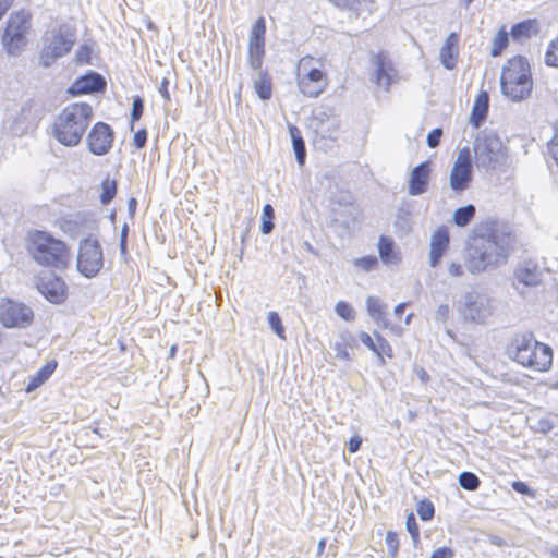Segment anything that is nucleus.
Returning <instances> with one entry per match:
<instances>
[{
  "mask_svg": "<svg viewBox=\"0 0 558 558\" xmlns=\"http://www.w3.org/2000/svg\"><path fill=\"white\" fill-rule=\"evenodd\" d=\"M513 247L510 233L493 231L474 238L466 250L465 265L471 274L495 269L509 258Z\"/></svg>",
  "mask_w": 558,
  "mask_h": 558,
  "instance_id": "f257e3e1",
  "label": "nucleus"
},
{
  "mask_svg": "<svg viewBox=\"0 0 558 558\" xmlns=\"http://www.w3.org/2000/svg\"><path fill=\"white\" fill-rule=\"evenodd\" d=\"M27 251L38 265L59 271L65 270L71 262L66 243L46 231L35 230L28 233Z\"/></svg>",
  "mask_w": 558,
  "mask_h": 558,
  "instance_id": "f03ea898",
  "label": "nucleus"
},
{
  "mask_svg": "<svg viewBox=\"0 0 558 558\" xmlns=\"http://www.w3.org/2000/svg\"><path fill=\"white\" fill-rule=\"evenodd\" d=\"M93 118V108L86 102L68 105L56 118L54 138L68 147L77 146Z\"/></svg>",
  "mask_w": 558,
  "mask_h": 558,
  "instance_id": "7ed1b4c3",
  "label": "nucleus"
},
{
  "mask_svg": "<svg viewBox=\"0 0 558 558\" xmlns=\"http://www.w3.org/2000/svg\"><path fill=\"white\" fill-rule=\"evenodd\" d=\"M507 352L513 361L537 372L547 371L553 363L551 348L538 342L532 333L515 335Z\"/></svg>",
  "mask_w": 558,
  "mask_h": 558,
  "instance_id": "20e7f679",
  "label": "nucleus"
},
{
  "mask_svg": "<svg viewBox=\"0 0 558 558\" xmlns=\"http://www.w3.org/2000/svg\"><path fill=\"white\" fill-rule=\"evenodd\" d=\"M500 86L502 94L514 101L527 98L533 87L527 60L520 56L510 59L502 68Z\"/></svg>",
  "mask_w": 558,
  "mask_h": 558,
  "instance_id": "39448f33",
  "label": "nucleus"
},
{
  "mask_svg": "<svg viewBox=\"0 0 558 558\" xmlns=\"http://www.w3.org/2000/svg\"><path fill=\"white\" fill-rule=\"evenodd\" d=\"M323 62L311 56L300 59L296 81L300 92L310 98H317L328 86L327 73L322 70Z\"/></svg>",
  "mask_w": 558,
  "mask_h": 558,
  "instance_id": "423d86ee",
  "label": "nucleus"
},
{
  "mask_svg": "<svg viewBox=\"0 0 558 558\" xmlns=\"http://www.w3.org/2000/svg\"><path fill=\"white\" fill-rule=\"evenodd\" d=\"M475 163L478 168L496 169L506 162L507 151L499 136L485 134L476 140L474 146Z\"/></svg>",
  "mask_w": 558,
  "mask_h": 558,
  "instance_id": "0eeeda50",
  "label": "nucleus"
},
{
  "mask_svg": "<svg viewBox=\"0 0 558 558\" xmlns=\"http://www.w3.org/2000/svg\"><path fill=\"white\" fill-rule=\"evenodd\" d=\"M104 266V254L99 242L86 238L80 242L76 267L86 278L95 277Z\"/></svg>",
  "mask_w": 558,
  "mask_h": 558,
  "instance_id": "6e6552de",
  "label": "nucleus"
},
{
  "mask_svg": "<svg viewBox=\"0 0 558 558\" xmlns=\"http://www.w3.org/2000/svg\"><path fill=\"white\" fill-rule=\"evenodd\" d=\"M31 27V15L25 11H17L10 15L3 34V45L8 52L16 54L25 45V34Z\"/></svg>",
  "mask_w": 558,
  "mask_h": 558,
  "instance_id": "1a4fd4ad",
  "label": "nucleus"
},
{
  "mask_svg": "<svg viewBox=\"0 0 558 558\" xmlns=\"http://www.w3.org/2000/svg\"><path fill=\"white\" fill-rule=\"evenodd\" d=\"M34 319L33 310L12 299H1L0 301V323L5 328H26Z\"/></svg>",
  "mask_w": 558,
  "mask_h": 558,
  "instance_id": "9d476101",
  "label": "nucleus"
},
{
  "mask_svg": "<svg viewBox=\"0 0 558 558\" xmlns=\"http://www.w3.org/2000/svg\"><path fill=\"white\" fill-rule=\"evenodd\" d=\"M74 44L73 34L60 28L58 32L48 33L44 40L41 51V61L45 66H49L56 59L65 56Z\"/></svg>",
  "mask_w": 558,
  "mask_h": 558,
  "instance_id": "9b49d317",
  "label": "nucleus"
},
{
  "mask_svg": "<svg viewBox=\"0 0 558 558\" xmlns=\"http://www.w3.org/2000/svg\"><path fill=\"white\" fill-rule=\"evenodd\" d=\"M458 310L465 319L483 323L490 314V304L485 295L471 291L462 296Z\"/></svg>",
  "mask_w": 558,
  "mask_h": 558,
  "instance_id": "f8f14e48",
  "label": "nucleus"
},
{
  "mask_svg": "<svg viewBox=\"0 0 558 558\" xmlns=\"http://www.w3.org/2000/svg\"><path fill=\"white\" fill-rule=\"evenodd\" d=\"M472 181V162L469 148L459 150L450 172V187L460 193L466 190Z\"/></svg>",
  "mask_w": 558,
  "mask_h": 558,
  "instance_id": "ddd939ff",
  "label": "nucleus"
},
{
  "mask_svg": "<svg viewBox=\"0 0 558 558\" xmlns=\"http://www.w3.org/2000/svg\"><path fill=\"white\" fill-rule=\"evenodd\" d=\"M114 132L105 122H97L93 125L86 137L89 151L96 156L108 154L112 147Z\"/></svg>",
  "mask_w": 558,
  "mask_h": 558,
  "instance_id": "4468645a",
  "label": "nucleus"
},
{
  "mask_svg": "<svg viewBox=\"0 0 558 558\" xmlns=\"http://www.w3.org/2000/svg\"><path fill=\"white\" fill-rule=\"evenodd\" d=\"M266 22L264 17L256 20L252 26L248 39L250 64L254 70L262 65V57L265 52Z\"/></svg>",
  "mask_w": 558,
  "mask_h": 558,
  "instance_id": "2eb2a0df",
  "label": "nucleus"
},
{
  "mask_svg": "<svg viewBox=\"0 0 558 558\" xmlns=\"http://www.w3.org/2000/svg\"><path fill=\"white\" fill-rule=\"evenodd\" d=\"M449 247V232L446 227L437 228L430 238L428 263L435 268L439 265L441 258Z\"/></svg>",
  "mask_w": 558,
  "mask_h": 558,
  "instance_id": "dca6fc26",
  "label": "nucleus"
},
{
  "mask_svg": "<svg viewBox=\"0 0 558 558\" xmlns=\"http://www.w3.org/2000/svg\"><path fill=\"white\" fill-rule=\"evenodd\" d=\"M37 288L51 303L60 304L65 299L66 284L60 277L50 276L47 279H40Z\"/></svg>",
  "mask_w": 558,
  "mask_h": 558,
  "instance_id": "f3484780",
  "label": "nucleus"
},
{
  "mask_svg": "<svg viewBox=\"0 0 558 558\" xmlns=\"http://www.w3.org/2000/svg\"><path fill=\"white\" fill-rule=\"evenodd\" d=\"M430 175V162L424 161L414 167L410 173L408 192L412 196H418L426 192Z\"/></svg>",
  "mask_w": 558,
  "mask_h": 558,
  "instance_id": "a211bd4d",
  "label": "nucleus"
},
{
  "mask_svg": "<svg viewBox=\"0 0 558 558\" xmlns=\"http://www.w3.org/2000/svg\"><path fill=\"white\" fill-rule=\"evenodd\" d=\"M106 86L104 77L95 72L77 78L69 88L72 95L89 94L100 92Z\"/></svg>",
  "mask_w": 558,
  "mask_h": 558,
  "instance_id": "6ab92c4d",
  "label": "nucleus"
},
{
  "mask_svg": "<svg viewBox=\"0 0 558 558\" xmlns=\"http://www.w3.org/2000/svg\"><path fill=\"white\" fill-rule=\"evenodd\" d=\"M459 35L454 32L450 33L445 40L444 46L439 52L441 64L447 70H452L456 66V58L458 56Z\"/></svg>",
  "mask_w": 558,
  "mask_h": 558,
  "instance_id": "aec40b11",
  "label": "nucleus"
},
{
  "mask_svg": "<svg viewBox=\"0 0 558 558\" xmlns=\"http://www.w3.org/2000/svg\"><path fill=\"white\" fill-rule=\"evenodd\" d=\"M375 83L379 87L388 89L392 82V76L395 74V70L391 65L390 60L383 54H378L375 58Z\"/></svg>",
  "mask_w": 558,
  "mask_h": 558,
  "instance_id": "412c9836",
  "label": "nucleus"
},
{
  "mask_svg": "<svg viewBox=\"0 0 558 558\" xmlns=\"http://www.w3.org/2000/svg\"><path fill=\"white\" fill-rule=\"evenodd\" d=\"M515 279L526 287L537 286L541 282L538 267L532 262H524L518 265L514 271Z\"/></svg>",
  "mask_w": 558,
  "mask_h": 558,
  "instance_id": "4be33fe9",
  "label": "nucleus"
},
{
  "mask_svg": "<svg viewBox=\"0 0 558 558\" xmlns=\"http://www.w3.org/2000/svg\"><path fill=\"white\" fill-rule=\"evenodd\" d=\"M95 220L89 219L87 217L77 215L72 219H66L62 223V229L64 232L69 233L71 236H77L78 234H83L85 230H90L94 228Z\"/></svg>",
  "mask_w": 558,
  "mask_h": 558,
  "instance_id": "5701e85b",
  "label": "nucleus"
},
{
  "mask_svg": "<svg viewBox=\"0 0 558 558\" xmlns=\"http://www.w3.org/2000/svg\"><path fill=\"white\" fill-rule=\"evenodd\" d=\"M489 106V95L487 92L482 90L477 95L472 113H471V122L478 128L486 119Z\"/></svg>",
  "mask_w": 558,
  "mask_h": 558,
  "instance_id": "b1692460",
  "label": "nucleus"
},
{
  "mask_svg": "<svg viewBox=\"0 0 558 558\" xmlns=\"http://www.w3.org/2000/svg\"><path fill=\"white\" fill-rule=\"evenodd\" d=\"M386 304H384L377 296H368L366 299V310L368 315L384 328H389V323L386 318Z\"/></svg>",
  "mask_w": 558,
  "mask_h": 558,
  "instance_id": "393cba45",
  "label": "nucleus"
},
{
  "mask_svg": "<svg viewBox=\"0 0 558 558\" xmlns=\"http://www.w3.org/2000/svg\"><path fill=\"white\" fill-rule=\"evenodd\" d=\"M378 251L384 264L397 265L399 263L400 257L395 251V243L392 239L381 235L378 241Z\"/></svg>",
  "mask_w": 558,
  "mask_h": 558,
  "instance_id": "a878e982",
  "label": "nucleus"
},
{
  "mask_svg": "<svg viewBox=\"0 0 558 558\" xmlns=\"http://www.w3.org/2000/svg\"><path fill=\"white\" fill-rule=\"evenodd\" d=\"M289 133L291 136L296 161L300 166H303L306 158V149L301 132L295 125L290 124Z\"/></svg>",
  "mask_w": 558,
  "mask_h": 558,
  "instance_id": "bb28decb",
  "label": "nucleus"
},
{
  "mask_svg": "<svg viewBox=\"0 0 558 558\" xmlns=\"http://www.w3.org/2000/svg\"><path fill=\"white\" fill-rule=\"evenodd\" d=\"M511 36L514 40H520L522 38H530L533 34L536 33V21L535 20H526L514 24L511 27Z\"/></svg>",
  "mask_w": 558,
  "mask_h": 558,
  "instance_id": "cd10ccee",
  "label": "nucleus"
},
{
  "mask_svg": "<svg viewBox=\"0 0 558 558\" xmlns=\"http://www.w3.org/2000/svg\"><path fill=\"white\" fill-rule=\"evenodd\" d=\"M57 367V362H50L44 365L37 374L31 379L27 391L36 389L40 385H43L54 372Z\"/></svg>",
  "mask_w": 558,
  "mask_h": 558,
  "instance_id": "c85d7f7f",
  "label": "nucleus"
},
{
  "mask_svg": "<svg viewBox=\"0 0 558 558\" xmlns=\"http://www.w3.org/2000/svg\"><path fill=\"white\" fill-rule=\"evenodd\" d=\"M475 215V206L469 204L464 207L458 208L453 213V221L458 227H465L473 219Z\"/></svg>",
  "mask_w": 558,
  "mask_h": 558,
  "instance_id": "c756f323",
  "label": "nucleus"
},
{
  "mask_svg": "<svg viewBox=\"0 0 558 558\" xmlns=\"http://www.w3.org/2000/svg\"><path fill=\"white\" fill-rule=\"evenodd\" d=\"M374 336L377 340L376 349L374 350V353L378 356V359L380 360V363L384 365L385 364L384 357L386 356L388 359H391L393 356V351H392V348L389 344V342L381 335H379L378 332H375Z\"/></svg>",
  "mask_w": 558,
  "mask_h": 558,
  "instance_id": "7c9ffc66",
  "label": "nucleus"
},
{
  "mask_svg": "<svg viewBox=\"0 0 558 558\" xmlns=\"http://www.w3.org/2000/svg\"><path fill=\"white\" fill-rule=\"evenodd\" d=\"M275 218V210L270 204H266L263 208L260 231L263 234H269L272 232L275 225L272 222Z\"/></svg>",
  "mask_w": 558,
  "mask_h": 558,
  "instance_id": "2f4dec72",
  "label": "nucleus"
},
{
  "mask_svg": "<svg viewBox=\"0 0 558 558\" xmlns=\"http://www.w3.org/2000/svg\"><path fill=\"white\" fill-rule=\"evenodd\" d=\"M254 88L260 99L267 100L271 97V84L265 75L259 74L254 81Z\"/></svg>",
  "mask_w": 558,
  "mask_h": 558,
  "instance_id": "473e14b6",
  "label": "nucleus"
},
{
  "mask_svg": "<svg viewBox=\"0 0 558 558\" xmlns=\"http://www.w3.org/2000/svg\"><path fill=\"white\" fill-rule=\"evenodd\" d=\"M117 193V182L116 180L107 178L101 183V194L100 201L104 205H108Z\"/></svg>",
  "mask_w": 558,
  "mask_h": 558,
  "instance_id": "72a5a7b5",
  "label": "nucleus"
},
{
  "mask_svg": "<svg viewBox=\"0 0 558 558\" xmlns=\"http://www.w3.org/2000/svg\"><path fill=\"white\" fill-rule=\"evenodd\" d=\"M459 484L466 490H476L481 484V481L472 472H462L459 475Z\"/></svg>",
  "mask_w": 558,
  "mask_h": 558,
  "instance_id": "f704fd0d",
  "label": "nucleus"
},
{
  "mask_svg": "<svg viewBox=\"0 0 558 558\" xmlns=\"http://www.w3.org/2000/svg\"><path fill=\"white\" fill-rule=\"evenodd\" d=\"M508 33L505 29L499 31L493 40L492 56H499L502 52V50L508 46Z\"/></svg>",
  "mask_w": 558,
  "mask_h": 558,
  "instance_id": "c9c22d12",
  "label": "nucleus"
},
{
  "mask_svg": "<svg viewBox=\"0 0 558 558\" xmlns=\"http://www.w3.org/2000/svg\"><path fill=\"white\" fill-rule=\"evenodd\" d=\"M268 324L271 330L280 338L286 339V329L281 323L279 314L275 311L268 313Z\"/></svg>",
  "mask_w": 558,
  "mask_h": 558,
  "instance_id": "e433bc0d",
  "label": "nucleus"
},
{
  "mask_svg": "<svg viewBox=\"0 0 558 558\" xmlns=\"http://www.w3.org/2000/svg\"><path fill=\"white\" fill-rule=\"evenodd\" d=\"M335 311L339 317L347 322H352L355 319L354 308L345 301H339L335 306Z\"/></svg>",
  "mask_w": 558,
  "mask_h": 558,
  "instance_id": "4c0bfd02",
  "label": "nucleus"
},
{
  "mask_svg": "<svg viewBox=\"0 0 558 558\" xmlns=\"http://www.w3.org/2000/svg\"><path fill=\"white\" fill-rule=\"evenodd\" d=\"M545 63L549 66L558 68V34L557 37L549 43L545 53Z\"/></svg>",
  "mask_w": 558,
  "mask_h": 558,
  "instance_id": "58836bf2",
  "label": "nucleus"
},
{
  "mask_svg": "<svg viewBox=\"0 0 558 558\" xmlns=\"http://www.w3.org/2000/svg\"><path fill=\"white\" fill-rule=\"evenodd\" d=\"M385 543L389 558H397L399 551V539L397 533L388 531L385 537Z\"/></svg>",
  "mask_w": 558,
  "mask_h": 558,
  "instance_id": "ea45409f",
  "label": "nucleus"
},
{
  "mask_svg": "<svg viewBox=\"0 0 558 558\" xmlns=\"http://www.w3.org/2000/svg\"><path fill=\"white\" fill-rule=\"evenodd\" d=\"M416 511L421 520L429 521L435 513L434 505L428 500H422L417 504Z\"/></svg>",
  "mask_w": 558,
  "mask_h": 558,
  "instance_id": "a19ab883",
  "label": "nucleus"
},
{
  "mask_svg": "<svg viewBox=\"0 0 558 558\" xmlns=\"http://www.w3.org/2000/svg\"><path fill=\"white\" fill-rule=\"evenodd\" d=\"M405 526H407L408 532L411 535L413 544L416 545L420 541V527H418V524L416 523V520H415V517L413 513H410L407 517Z\"/></svg>",
  "mask_w": 558,
  "mask_h": 558,
  "instance_id": "79ce46f5",
  "label": "nucleus"
},
{
  "mask_svg": "<svg viewBox=\"0 0 558 558\" xmlns=\"http://www.w3.org/2000/svg\"><path fill=\"white\" fill-rule=\"evenodd\" d=\"M353 263L357 268H361L365 271H369V270H373L377 266L378 260H377L376 256L371 255V256H364L361 258H356Z\"/></svg>",
  "mask_w": 558,
  "mask_h": 558,
  "instance_id": "37998d69",
  "label": "nucleus"
},
{
  "mask_svg": "<svg viewBox=\"0 0 558 558\" xmlns=\"http://www.w3.org/2000/svg\"><path fill=\"white\" fill-rule=\"evenodd\" d=\"M143 110H144V102H143V99L138 96H136L134 99H133V104H132V110H131V118H132V123H134L135 121H138L143 114ZM133 124H131V130H133Z\"/></svg>",
  "mask_w": 558,
  "mask_h": 558,
  "instance_id": "c03bdc74",
  "label": "nucleus"
},
{
  "mask_svg": "<svg viewBox=\"0 0 558 558\" xmlns=\"http://www.w3.org/2000/svg\"><path fill=\"white\" fill-rule=\"evenodd\" d=\"M446 269L451 278H461L464 275V267L459 262L448 260L446 263Z\"/></svg>",
  "mask_w": 558,
  "mask_h": 558,
  "instance_id": "a18cd8bd",
  "label": "nucleus"
},
{
  "mask_svg": "<svg viewBox=\"0 0 558 558\" xmlns=\"http://www.w3.org/2000/svg\"><path fill=\"white\" fill-rule=\"evenodd\" d=\"M92 53L93 50L87 45H82L76 52V62L81 64H90L92 63Z\"/></svg>",
  "mask_w": 558,
  "mask_h": 558,
  "instance_id": "49530a36",
  "label": "nucleus"
},
{
  "mask_svg": "<svg viewBox=\"0 0 558 558\" xmlns=\"http://www.w3.org/2000/svg\"><path fill=\"white\" fill-rule=\"evenodd\" d=\"M441 135H442V130L441 129H434L427 135V138H426L427 145L430 148L437 147L439 145V143H440Z\"/></svg>",
  "mask_w": 558,
  "mask_h": 558,
  "instance_id": "de8ad7c7",
  "label": "nucleus"
},
{
  "mask_svg": "<svg viewBox=\"0 0 558 558\" xmlns=\"http://www.w3.org/2000/svg\"><path fill=\"white\" fill-rule=\"evenodd\" d=\"M360 341L367 347L372 352L376 349L377 340L373 339L367 332L361 331L359 335Z\"/></svg>",
  "mask_w": 558,
  "mask_h": 558,
  "instance_id": "09e8293b",
  "label": "nucleus"
},
{
  "mask_svg": "<svg viewBox=\"0 0 558 558\" xmlns=\"http://www.w3.org/2000/svg\"><path fill=\"white\" fill-rule=\"evenodd\" d=\"M453 550L448 547H440L434 550L430 558H452L453 557Z\"/></svg>",
  "mask_w": 558,
  "mask_h": 558,
  "instance_id": "8fccbe9b",
  "label": "nucleus"
},
{
  "mask_svg": "<svg viewBox=\"0 0 558 558\" xmlns=\"http://www.w3.org/2000/svg\"><path fill=\"white\" fill-rule=\"evenodd\" d=\"M146 141H147V132L146 130H140L135 133L134 135V145L137 147V148H143L146 144Z\"/></svg>",
  "mask_w": 558,
  "mask_h": 558,
  "instance_id": "3c124183",
  "label": "nucleus"
},
{
  "mask_svg": "<svg viewBox=\"0 0 558 558\" xmlns=\"http://www.w3.org/2000/svg\"><path fill=\"white\" fill-rule=\"evenodd\" d=\"M449 315V306L447 304H441L438 306L435 318L438 322L445 323Z\"/></svg>",
  "mask_w": 558,
  "mask_h": 558,
  "instance_id": "603ef678",
  "label": "nucleus"
},
{
  "mask_svg": "<svg viewBox=\"0 0 558 558\" xmlns=\"http://www.w3.org/2000/svg\"><path fill=\"white\" fill-rule=\"evenodd\" d=\"M362 445V438L360 436H353L350 438L348 442V449L351 453H354L360 450V447Z\"/></svg>",
  "mask_w": 558,
  "mask_h": 558,
  "instance_id": "864d4df0",
  "label": "nucleus"
},
{
  "mask_svg": "<svg viewBox=\"0 0 558 558\" xmlns=\"http://www.w3.org/2000/svg\"><path fill=\"white\" fill-rule=\"evenodd\" d=\"M512 488L520 494L531 495V488L524 482H521V481L513 482Z\"/></svg>",
  "mask_w": 558,
  "mask_h": 558,
  "instance_id": "5fc2aeb1",
  "label": "nucleus"
},
{
  "mask_svg": "<svg viewBox=\"0 0 558 558\" xmlns=\"http://www.w3.org/2000/svg\"><path fill=\"white\" fill-rule=\"evenodd\" d=\"M128 233H129V226L126 223H124L121 229V234H120V248H121L122 253H125V251H126Z\"/></svg>",
  "mask_w": 558,
  "mask_h": 558,
  "instance_id": "6e6d98bb",
  "label": "nucleus"
},
{
  "mask_svg": "<svg viewBox=\"0 0 558 558\" xmlns=\"http://www.w3.org/2000/svg\"><path fill=\"white\" fill-rule=\"evenodd\" d=\"M554 425L549 418H542L538 421L537 429L542 433H548L553 429Z\"/></svg>",
  "mask_w": 558,
  "mask_h": 558,
  "instance_id": "4d7b16f0",
  "label": "nucleus"
},
{
  "mask_svg": "<svg viewBox=\"0 0 558 558\" xmlns=\"http://www.w3.org/2000/svg\"><path fill=\"white\" fill-rule=\"evenodd\" d=\"M414 373L421 379L422 383H426L429 380V375L423 367L415 366Z\"/></svg>",
  "mask_w": 558,
  "mask_h": 558,
  "instance_id": "13d9d810",
  "label": "nucleus"
},
{
  "mask_svg": "<svg viewBox=\"0 0 558 558\" xmlns=\"http://www.w3.org/2000/svg\"><path fill=\"white\" fill-rule=\"evenodd\" d=\"M12 0H0V20L3 17L5 12L10 9Z\"/></svg>",
  "mask_w": 558,
  "mask_h": 558,
  "instance_id": "bf43d9fd",
  "label": "nucleus"
},
{
  "mask_svg": "<svg viewBox=\"0 0 558 558\" xmlns=\"http://www.w3.org/2000/svg\"><path fill=\"white\" fill-rule=\"evenodd\" d=\"M337 353L336 356L341 360H349V353L345 349L341 348L340 345L337 347Z\"/></svg>",
  "mask_w": 558,
  "mask_h": 558,
  "instance_id": "052dcab7",
  "label": "nucleus"
},
{
  "mask_svg": "<svg viewBox=\"0 0 558 558\" xmlns=\"http://www.w3.org/2000/svg\"><path fill=\"white\" fill-rule=\"evenodd\" d=\"M407 306H408L407 303H399L398 305H396L395 311H393L395 315L400 317L404 313Z\"/></svg>",
  "mask_w": 558,
  "mask_h": 558,
  "instance_id": "680f3d73",
  "label": "nucleus"
},
{
  "mask_svg": "<svg viewBox=\"0 0 558 558\" xmlns=\"http://www.w3.org/2000/svg\"><path fill=\"white\" fill-rule=\"evenodd\" d=\"M136 207H137V201L135 198H131L128 203V208H129L131 216H133L135 214Z\"/></svg>",
  "mask_w": 558,
  "mask_h": 558,
  "instance_id": "e2e57ef3",
  "label": "nucleus"
},
{
  "mask_svg": "<svg viewBox=\"0 0 558 558\" xmlns=\"http://www.w3.org/2000/svg\"><path fill=\"white\" fill-rule=\"evenodd\" d=\"M325 546H326V539L325 538H322L318 544H317V549H316V553L318 556L323 555L324 550H325Z\"/></svg>",
  "mask_w": 558,
  "mask_h": 558,
  "instance_id": "0e129e2a",
  "label": "nucleus"
},
{
  "mask_svg": "<svg viewBox=\"0 0 558 558\" xmlns=\"http://www.w3.org/2000/svg\"><path fill=\"white\" fill-rule=\"evenodd\" d=\"M167 83H168V82H167L166 80L162 82V88H159V92L162 94V96H163L166 99H169V98H170V97H169V93H168L167 87H166V86H167Z\"/></svg>",
  "mask_w": 558,
  "mask_h": 558,
  "instance_id": "69168bd1",
  "label": "nucleus"
},
{
  "mask_svg": "<svg viewBox=\"0 0 558 558\" xmlns=\"http://www.w3.org/2000/svg\"><path fill=\"white\" fill-rule=\"evenodd\" d=\"M550 556L553 558H558V547H554L550 549Z\"/></svg>",
  "mask_w": 558,
  "mask_h": 558,
  "instance_id": "338daca9",
  "label": "nucleus"
},
{
  "mask_svg": "<svg viewBox=\"0 0 558 558\" xmlns=\"http://www.w3.org/2000/svg\"><path fill=\"white\" fill-rule=\"evenodd\" d=\"M412 318H413V314H409V315L405 317V319H404L405 325H410V324H411V322H412Z\"/></svg>",
  "mask_w": 558,
  "mask_h": 558,
  "instance_id": "774afa93",
  "label": "nucleus"
}]
</instances>
